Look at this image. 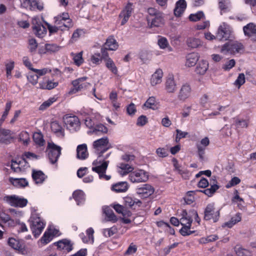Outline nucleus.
<instances>
[{
    "instance_id": "nucleus-1",
    "label": "nucleus",
    "mask_w": 256,
    "mask_h": 256,
    "mask_svg": "<svg viewBox=\"0 0 256 256\" xmlns=\"http://www.w3.org/2000/svg\"><path fill=\"white\" fill-rule=\"evenodd\" d=\"M110 154V152H109L105 155L98 156L97 158L92 162V170L98 173L100 179L108 180L111 178L110 176L105 174L109 164V161L106 160V159Z\"/></svg>"
},
{
    "instance_id": "nucleus-2",
    "label": "nucleus",
    "mask_w": 256,
    "mask_h": 256,
    "mask_svg": "<svg viewBox=\"0 0 256 256\" xmlns=\"http://www.w3.org/2000/svg\"><path fill=\"white\" fill-rule=\"evenodd\" d=\"M180 224L182 226L180 230V232L183 236H187L193 234L194 231L190 230L192 218H191L190 211L188 212L186 210H183L181 213Z\"/></svg>"
},
{
    "instance_id": "nucleus-3",
    "label": "nucleus",
    "mask_w": 256,
    "mask_h": 256,
    "mask_svg": "<svg viewBox=\"0 0 256 256\" xmlns=\"http://www.w3.org/2000/svg\"><path fill=\"white\" fill-rule=\"evenodd\" d=\"M30 228L35 236L40 235L43 230L46 224L37 214H32L30 218Z\"/></svg>"
},
{
    "instance_id": "nucleus-4",
    "label": "nucleus",
    "mask_w": 256,
    "mask_h": 256,
    "mask_svg": "<svg viewBox=\"0 0 256 256\" xmlns=\"http://www.w3.org/2000/svg\"><path fill=\"white\" fill-rule=\"evenodd\" d=\"M110 147L108 139L106 136L97 140L93 142L94 152L97 156L104 155V154Z\"/></svg>"
},
{
    "instance_id": "nucleus-5",
    "label": "nucleus",
    "mask_w": 256,
    "mask_h": 256,
    "mask_svg": "<svg viewBox=\"0 0 256 256\" xmlns=\"http://www.w3.org/2000/svg\"><path fill=\"white\" fill-rule=\"evenodd\" d=\"M4 200L12 206L24 208L28 202V200L17 195H9L4 197Z\"/></svg>"
},
{
    "instance_id": "nucleus-6",
    "label": "nucleus",
    "mask_w": 256,
    "mask_h": 256,
    "mask_svg": "<svg viewBox=\"0 0 256 256\" xmlns=\"http://www.w3.org/2000/svg\"><path fill=\"white\" fill-rule=\"evenodd\" d=\"M88 80V77L83 76L72 80V84L74 88L70 90L69 94H76L79 91L86 90L89 88L91 86V84L87 82Z\"/></svg>"
},
{
    "instance_id": "nucleus-7",
    "label": "nucleus",
    "mask_w": 256,
    "mask_h": 256,
    "mask_svg": "<svg viewBox=\"0 0 256 256\" xmlns=\"http://www.w3.org/2000/svg\"><path fill=\"white\" fill-rule=\"evenodd\" d=\"M148 173L142 169L132 171L128 176L130 180L132 183L144 182L148 180Z\"/></svg>"
},
{
    "instance_id": "nucleus-8",
    "label": "nucleus",
    "mask_w": 256,
    "mask_h": 256,
    "mask_svg": "<svg viewBox=\"0 0 256 256\" xmlns=\"http://www.w3.org/2000/svg\"><path fill=\"white\" fill-rule=\"evenodd\" d=\"M54 22L60 30H65L72 27V23L68 13H62L54 18Z\"/></svg>"
},
{
    "instance_id": "nucleus-9",
    "label": "nucleus",
    "mask_w": 256,
    "mask_h": 256,
    "mask_svg": "<svg viewBox=\"0 0 256 256\" xmlns=\"http://www.w3.org/2000/svg\"><path fill=\"white\" fill-rule=\"evenodd\" d=\"M243 44L238 42H233L224 44L220 52L224 54H235L243 50Z\"/></svg>"
},
{
    "instance_id": "nucleus-10",
    "label": "nucleus",
    "mask_w": 256,
    "mask_h": 256,
    "mask_svg": "<svg viewBox=\"0 0 256 256\" xmlns=\"http://www.w3.org/2000/svg\"><path fill=\"white\" fill-rule=\"evenodd\" d=\"M220 217V210L216 208L214 204L210 203L207 205L204 210V218L205 220H212L213 222H216Z\"/></svg>"
},
{
    "instance_id": "nucleus-11",
    "label": "nucleus",
    "mask_w": 256,
    "mask_h": 256,
    "mask_svg": "<svg viewBox=\"0 0 256 256\" xmlns=\"http://www.w3.org/2000/svg\"><path fill=\"white\" fill-rule=\"evenodd\" d=\"M232 32V27L226 23L223 22L218 27L216 38L220 40H226L230 38Z\"/></svg>"
},
{
    "instance_id": "nucleus-12",
    "label": "nucleus",
    "mask_w": 256,
    "mask_h": 256,
    "mask_svg": "<svg viewBox=\"0 0 256 256\" xmlns=\"http://www.w3.org/2000/svg\"><path fill=\"white\" fill-rule=\"evenodd\" d=\"M64 121L66 128L70 132H76L80 128V122L76 116H66L64 118Z\"/></svg>"
},
{
    "instance_id": "nucleus-13",
    "label": "nucleus",
    "mask_w": 256,
    "mask_h": 256,
    "mask_svg": "<svg viewBox=\"0 0 256 256\" xmlns=\"http://www.w3.org/2000/svg\"><path fill=\"white\" fill-rule=\"evenodd\" d=\"M48 156L52 164L56 163L61 154V148L53 142L48 144Z\"/></svg>"
},
{
    "instance_id": "nucleus-14",
    "label": "nucleus",
    "mask_w": 256,
    "mask_h": 256,
    "mask_svg": "<svg viewBox=\"0 0 256 256\" xmlns=\"http://www.w3.org/2000/svg\"><path fill=\"white\" fill-rule=\"evenodd\" d=\"M10 166L11 168L16 172H23L30 166L24 158L12 160Z\"/></svg>"
},
{
    "instance_id": "nucleus-15",
    "label": "nucleus",
    "mask_w": 256,
    "mask_h": 256,
    "mask_svg": "<svg viewBox=\"0 0 256 256\" xmlns=\"http://www.w3.org/2000/svg\"><path fill=\"white\" fill-rule=\"evenodd\" d=\"M154 188L148 184H141L136 188V194L143 198L149 197L154 194Z\"/></svg>"
},
{
    "instance_id": "nucleus-16",
    "label": "nucleus",
    "mask_w": 256,
    "mask_h": 256,
    "mask_svg": "<svg viewBox=\"0 0 256 256\" xmlns=\"http://www.w3.org/2000/svg\"><path fill=\"white\" fill-rule=\"evenodd\" d=\"M192 94V88L188 84H184L182 86L178 94V98L182 102H185L190 98Z\"/></svg>"
},
{
    "instance_id": "nucleus-17",
    "label": "nucleus",
    "mask_w": 256,
    "mask_h": 256,
    "mask_svg": "<svg viewBox=\"0 0 256 256\" xmlns=\"http://www.w3.org/2000/svg\"><path fill=\"white\" fill-rule=\"evenodd\" d=\"M32 24L34 34L38 37H42L46 32V28L43 26L38 18H34L32 20Z\"/></svg>"
},
{
    "instance_id": "nucleus-18",
    "label": "nucleus",
    "mask_w": 256,
    "mask_h": 256,
    "mask_svg": "<svg viewBox=\"0 0 256 256\" xmlns=\"http://www.w3.org/2000/svg\"><path fill=\"white\" fill-rule=\"evenodd\" d=\"M242 29L245 36L252 40L256 41V24L250 22L244 26Z\"/></svg>"
},
{
    "instance_id": "nucleus-19",
    "label": "nucleus",
    "mask_w": 256,
    "mask_h": 256,
    "mask_svg": "<svg viewBox=\"0 0 256 256\" xmlns=\"http://www.w3.org/2000/svg\"><path fill=\"white\" fill-rule=\"evenodd\" d=\"M23 5L31 10H41L43 9V4L38 0H24L23 2Z\"/></svg>"
},
{
    "instance_id": "nucleus-20",
    "label": "nucleus",
    "mask_w": 256,
    "mask_h": 256,
    "mask_svg": "<svg viewBox=\"0 0 256 256\" xmlns=\"http://www.w3.org/2000/svg\"><path fill=\"white\" fill-rule=\"evenodd\" d=\"M8 180L12 184L18 188H24L28 184V181L24 178H14L10 177Z\"/></svg>"
},
{
    "instance_id": "nucleus-21",
    "label": "nucleus",
    "mask_w": 256,
    "mask_h": 256,
    "mask_svg": "<svg viewBox=\"0 0 256 256\" xmlns=\"http://www.w3.org/2000/svg\"><path fill=\"white\" fill-rule=\"evenodd\" d=\"M94 229L90 228L86 231V236L84 235V233H81L80 234V236L84 242L93 244L94 242Z\"/></svg>"
},
{
    "instance_id": "nucleus-22",
    "label": "nucleus",
    "mask_w": 256,
    "mask_h": 256,
    "mask_svg": "<svg viewBox=\"0 0 256 256\" xmlns=\"http://www.w3.org/2000/svg\"><path fill=\"white\" fill-rule=\"evenodd\" d=\"M166 90L168 93L174 92L177 88L176 84L173 76H170L166 82Z\"/></svg>"
},
{
    "instance_id": "nucleus-23",
    "label": "nucleus",
    "mask_w": 256,
    "mask_h": 256,
    "mask_svg": "<svg viewBox=\"0 0 256 256\" xmlns=\"http://www.w3.org/2000/svg\"><path fill=\"white\" fill-rule=\"evenodd\" d=\"M88 152L86 144L78 145L76 148V156L80 160H85L88 158Z\"/></svg>"
},
{
    "instance_id": "nucleus-24",
    "label": "nucleus",
    "mask_w": 256,
    "mask_h": 256,
    "mask_svg": "<svg viewBox=\"0 0 256 256\" xmlns=\"http://www.w3.org/2000/svg\"><path fill=\"white\" fill-rule=\"evenodd\" d=\"M186 7L185 0H179L176 2V7L174 10V14L176 16H180L184 12Z\"/></svg>"
},
{
    "instance_id": "nucleus-25",
    "label": "nucleus",
    "mask_w": 256,
    "mask_h": 256,
    "mask_svg": "<svg viewBox=\"0 0 256 256\" xmlns=\"http://www.w3.org/2000/svg\"><path fill=\"white\" fill-rule=\"evenodd\" d=\"M132 10V4H128L121 12L120 14V17L122 18V20L121 22L122 25L128 22L129 18L131 16Z\"/></svg>"
},
{
    "instance_id": "nucleus-26",
    "label": "nucleus",
    "mask_w": 256,
    "mask_h": 256,
    "mask_svg": "<svg viewBox=\"0 0 256 256\" xmlns=\"http://www.w3.org/2000/svg\"><path fill=\"white\" fill-rule=\"evenodd\" d=\"M104 47L109 50H116L118 47V44L114 36H110L107 38Z\"/></svg>"
},
{
    "instance_id": "nucleus-27",
    "label": "nucleus",
    "mask_w": 256,
    "mask_h": 256,
    "mask_svg": "<svg viewBox=\"0 0 256 256\" xmlns=\"http://www.w3.org/2000/svg\"><path fill=\"white\" fill-rule=\"evenodd\" d=\"M134 168L128 164L120 163L118 165V172L121 176H125L132 172Z\"/></svg>"
},
{
    "instance_id": "nucleus-28",
    "label": "nucleus",
    "mask_w": 256,
    "mask_h": 256,
    "mask_svg": "<svg viewBox=\"0 0 256 256\" xmlns=\"http://www.w3.org/2000/svg\"><path fill=\"white\" fill-rule=\"evenodd\" d=\"M163 76V72L162 70L158 69L152 76L150 78V84L152 86H154L162 82Z\"/></svg>"
},
{
    "instance_id": "nucleus-29",
    "label": "nucleus",
    "mask_w": 256,
    "mask_h": 256,
    "mask_svg": "<svg viewBox=\"0 0 256 256\" xmlns=\"http://www.w3.org/2000/svg\"><path fill=\"white\" fill-rule=\"evenodd\" d=\"M199 56L197 53L192 52L186 56V66L188 67L194 66L198 61Z\"/></svg>"
},
{
    "instance_id": "nucleus-30",
    "label": "nucleus",
    "mask_w": 256,
    "mask_h": 256,
    "mask_svg": "<svg viewBox=\"0 0 256 256\" xmlns=\"http://www.w3.org/2000/svg\"><path fill=\"white\" fill-rule=\"evenodd\" d=\"M102 210L107 221H110L113 222H115L117 221L118 218L112 208L108 206H104Z\"/></svg>"
},
{
    "instance_id": "nucleus-31",
    "label": "nucleus",
    "mask_w": 256,
    "mask_h": 256,
    "mask_svg": "<svg viewBox=\"0 0 256 256\" xmlns=\"http://www.w3.org/2000/svg\"><path fill=\"white\" fill-rule=\"evenodd\" d=\"M32 178L36 184H42L46 176L41 170H32Z\"/></svg>"
},
{
    "instance_id": "nucleus-32",
    "label": "nucleus",
    "mask_w": 256,
    "mask_h": 256,
    "mask_svg": "<svg viewBox=\"0 0 256 256\" xmlns=\"http://www.w3.org/2000/svg\"><path fill=\"white\" fill-rule=\"evenodd\" d=\"M124 203L126 206L130 208H135L136 206H140L142 204V202L140 200L132 198L130 196H126L124 198Z\"/></svg>"
},
{
    "instance_id": "nucleus-33",
    "label": "nucleus",
    "mask_w": 256,
    "mask_h": 256,
    "mask_svg": "<svg viewBox=\"0 0 256 256\" xmlns=\"http://www.w3.org/2000/svg\"><path fill=\"white\" fill-rule=\"evenodd\" d=\"M52 130L60 137H64V129L62 126L56 121L51 123Z\"/></svg>"
},
{
    "instance_id": "nucleus-34",
    "label": "nucleus",
    "mask_w": 256,
    "mask_h": 256,
    "mask_svg": "<svg viewBox=\"0 0 256 256\" xmlns=\"http://www.w3.org/2000/svg\"><path fill=\"white\" fill-rule=\"evenodd\" d=\"M208 68V64L207 61L202 60L198 63L196 68V72L200 74H204Z\"/></svg>"
},
{
    "instance_id": "nucleus-35",
    "label": "nucleus",
    "mask_w": 256,
    "mask_h": 256,
    "mask_svg": "<svg viewBox=\"0 0 256 256\" xmlns=\"http://www.w3.org/2000/svg\"><path fill=\"white\" fill-rule=\"evenodd\" d=\"M163 14H158L156 15L154 18L151 20V22L150 23L148 22V24L151 28L152 27H158L162 25L164 23V19H163ZM150 20H148L150 21Z\"/></svg>"
},
{
    "instance_id": "nucleus-36",
    "label": "nucleus",
    "mask_w": 256,
    "mask_h": 256,
    "mask_svg": "<svg viewBox=\"0 0 256 256\" xmlns=\"http://www.w3.org/2000/svg\"><path fill=\"white\" fill-rule=\"evenodd\" d=\"M72 196L78 205L83 204L85 201L84 193L81 190H75L73 192Z\"/></svg>"
},
{
    "instance_id": "nucleus-37",
    "label": "nucleus",
    "mask_w": 256,
    "mask_h": 256,
    "mask_svg": "<svg viewBox=\"0 0 256 256\" xmlns=\"http://www.w3.org/2000/svg\"><path fill=\"white\" fill-rule=\"evenodd\" d=\"M58 84V82L53 80H48L46 82H41L39 84V87L43 90H52L56 87Z\"/></svg>"
},
{
    "instance_id": "nucleus-38",
    "label": "nucleus",
    "mask_w": 256,
    "mask_h": 256,
    "mask_svg": "<svg viewBox=\"0 0 256 256\" xmlns=\"http://www.w3.org/2000/svg\"><path fill=\"white\" fill-rule=\"evenodd\" d=\"M10 135V130L0 128V142L7 144L9 142Z\"/></svg>"
},
{
    "instance_id": "nucleus-39",
    "label": "nucleus",
    "mask_w": 256,
    "mask_h": 256,
    "mask_svg": "<svg viewBox=\"0 0 256 256\" xmlns=\"http://www.w3.org/2000/svg\"><path fill=\"white\" fill-rule=\"evenodd\" d=\"M58 248H62L67 252H70L72 250V246L70 241L64 240H60L56 243Z\"/></svg>"
},
{
    "instance_id": "nucleus-40",
    "label": "nucleus",
    "mask_w": 256,
    "mask_h": 256,
    "mask_svg": "<svg viewBox=\"0 0 256 256\" xmlns=\"http://www.w3.org/2000/svg\"><path fill=\"white\" fill-rule=\"evenodd\" d=\"M128 186L126 182H118L112 186V190L117 192H125L128 189Z\"/></svg>"
},
{
    "instance_id": "nucleus-41",
    "label": "nucleus",
    "mask_w": 256,
    "mask_h": 256,
    "mask_svg": "<svg viewBox=\"0 0 256 256\" xmlns=\"http://www.w3.org/2000/svg\"><path fill=\"white\" fill-rule=\"evenodd\" d=\"M144 106L153 110L158 108V102L154 96L150 97L144 104Z\"/></svg>"
},
{
    "instance_id": "nucleus-42",
    "label": "nucleus",
    "mask_w": 256,
    "mask_h": 256,
    "mask_svg": "<svg viewBox=\"0 0 256 256\" xmlns=\"http://www.w3.org/2000/svg\"><path fill=\"white\" fill-rule=\"evenodd\" d=\"M216 180L215 177L214 178H212V182H210V188H206L203 191V192L208 196H212L216 192V191L219 188V186L216 184H215Z\"/></svg>"
},
{
    "instance_id": "nucleus-43",
    "label": "nucleus",
    "mask_w": 256,
    "mask_h": 256,
    "mask_svg": "<svg viewBox=\"0 0 256 256\" xmlns=\"http://www.w3.org/2000/svg\"><path fill=\"white\" fill-rule=\"evenodd\" d=\"M186 42L188 46L191 48H196L202 44V42L200 39L195 38H188Z\"/></svg>"
},
{
    "instance_id": "nucleus-44",
    "label": "nucleus",
    "mask_w": 256,
    "mask_h": 256,
    "mask_svg": "<svg viewBox=\"0 0 256 256\" xmlns=\"http://www.w3.org/2000/svg\"><path fill=\"white\" fill-rule=\"evenodd\" d=\"M241 220V216L240 213L236 214L231 219L224 224V226L232 228L234 225Z\"/></svg>"
},
{
    "instance_id": "nucleus-45",
    "label": "nucleus",
    "mask_w": 256,
    "mask_h": 256,
    "mask_svg": "<svg viewBox=\"0 0 256 256\" xmlns=\"http://www.w3.org/2000/svg\"><path fill=\"white\" fill-rule=\"evenodd\" d=\"M8 244L10 246L16 250L21 251L22 250V245L20 242L14 238H10Z\"/></svg>"
},
{
    "instance_id": "nucleus-46",
    "label": "nucleus",
    "mask_w": 256,
    "mask_h": 256,
    "mask_svg": "<svg viewBox=\"0 0 256 256\" xmlns=\"http://www.w3.org/2000/svg\"><path fill=\"white\" fill-rule=\"evenodd\" d=\"M108 132V128L102 124H98L92 128V132L96 134H105Z\"/></svg>"
},
{
    "instance_id": "nucleus-47",
    "label": "nucleus",
    "mask_w": 256,
    "mask_h": 256,
    "mask_svg": "<svg viewBox=\"0 0 256 256\" xmlns=\"http://www.w3.org/2000/svg\"><path fill=\"white\" fill-rule=\"evenodd\" d=\"M158 44L162 49H164L166 48H168V52H172V47L169 46V44L167 39L164 37H160L158 40Z\"/></svg>"
},
{
    "instance_id": "nucleus-48",
    "label": "nucleus",
    "mask_w": 256,
    "mask_h": 256,
    "mask_svg": "<svg viewBox=\"0 0 256 256\" xmlns=\"http://www.w3.org/2000/svg\"><path fill=\"white\" fill-rule=\"evenodd\" d=\"M106 66L114 74H118V68L112 59H108L105 62Z\"/></svg>"
},
{
    "instance_id": "nucleus-49",
    "label": "nucleus",
    "mask_w": 256,
    "mask_h": 256,
    "mask_svg": "<svg viewBox=\"0 0 256 256\" xmlns=\"http://www.w3.org/2000/svg\"><path fill=\"white\" fill-rule=\"evenodd\" d=\"M232 201L233 203L237 204L240 209H242L244 208V201L242 198L240 197L237 190L235 191V196L232 198Z\"/></svg>"
},
{
    "instance_id": "nucleus-50",
    "label": "nucleus",
    "mask_w": 256,
    "mask_h": 256,
    "mask_svg": "<svg viewBox=\"0 0 256 256\" xmlns=\"http://www.w3.org/2000/svg\"><path fill=\"white\" fill-rule=\"evenodd\" d=\"M72 54L73 56V60L74 61V63L76 66H80L83 63L84 60L82 58V52H80L76 54L72 53Z\"/></svg>"
},
{
    "instance_id": "nucleus-51",
    "label": "nucleus",
    "mask_w": 256,
    "mask_h": 256,
    "mask_svg": "<svg viewBox=\"0 0 256 256\" xmlns=\"http://www.w3.org/2000/svg\"><path fill=\"white\" fill-rule=\"evenodd\" d=\"M32 71L36 73L38 78L46 75V74L50 72L52 69L49 68H44L42 69L32 68Z\"/></svg>"
},
{
    "instance_id": "nucleus-52",
    "label": "nucleus",
    "mask_w": 256,
    "mask_h": 256,
    "mask_svg": "<svg viewBox=\"0 0 256 256\" xmlns=\"http://www.w3.org/2000/svg\"><path fill=\"white\" fill-rule=\"evenodd\" d=\"M56 100V98L54 97L50 98H48V100L44 101L39 108V110H46L54 102H55Z\"/></svg>"
},
{
    "instance_id": "nucleus-53",
    "label": "nucleus",
    "mask_w": 256,
    "mask_h": 256,
    "mask_svg": "<svg viewBox=\"0 0 256 256\" xmlns=\"http://www.w3.org/2000/svg\"><path fill=\"white\" fill-rule=\"evenodd\" d=\"M114 210L118 214H122L124 216H130V212L127 211L122 206L117 204L114 206Z\"/></svg>"
},
{
    "instance_id": "nucleus-54",
    "label": "nucleus",
    "mask_w": 256,
    "mask_h": 256,
    "mask_svg": "<svg viewBox=\"0 0 256 256\" xmlns=\"http://www.w3.org/2000/svg\"><path fill=\"white\" fill-rule=\"evenodd\" d=\"M33 139L35 143L40 146H43L44 140L43 138L42 135L39 132H36L33 134Z\"/></svg>"
},
{
    "instance_id": "nucleus-55",
    "label": "nucleus",
    "mask_w": 256,
    "mask_h": 256,
    "mask_svg": "<svg viewBox=\"0 0 256 256\" xmlns=\"http://www.w3.org/2000/svg\"><path fill=\"white\" fill-rule=\"evenodd\" d=\"M204 17V12L202 11L195 14H192L189 16V19L192 22H196Z\"/></svg>"
},
{
    "instance_id": "nucleus-56",
    "label": "nucleus",
    "mask_w": 256,
    "mask_h": 256,
    "mask_svg": "<svg viewBox=\"0 0 256 256\" xmlns=\"http://www.w3.org/2000/svg\"><path fill=\"white\" fill-rule=\"evenodd\" d=\"M19 140L24 145H27L30 140V134L26 132H22L19 134Z\"/></svg>"
},
{
    "instance_id": "nucleus-57",
    "label": "nucleus",
    "mask_w": 256,
    "mask_h": 256,
    "mask_svg": "<svg viewBox=\"0 0 256 256\" xmlns=\"http://www.w3.org/2000/svg\"><path fill=\"white\" fill-rule=\"evenodd\" d=\"M235 251L238 256H252L249 250L240 247L236 248Z\"/></svg>"
},
{
    "instance_id": "nucleus-58",
    "label": "nucleus",
    "mask_w": 256,
    "mask_h": 256,
    "mask_svg": "<svg viewBox=\"0 0 256 256\" xmlns=\"http://www.w3.org/2000/svg\"><path fill=\"white\" fill-rule=\"evenodd\" d=\"M28 80L32 84L35 85L38 83V77L36 73L30 72L27 76Z\"/></svg>"
},
{
    "instance_id": "nucleus-59",
    "label": "nucleus",
    "mask_w": 256,
    "mask_h": 256,
    "mask_svg": "<svg viewBox=\"0 0 256 256\" xmlns=\"http://www.w3.org/2000/svg\"><path fill=\"white\" fill-rule=\"evenodd\" d=\"M174 166L175 170L178 172L182 176L186 178L188 176V170L186 169L182 168L181 166H180L178 162L176 161V162L174 164Z\"/></svg>"
},
{
    "instance_id": "nucleus-60",
    "label": "nucleus",
    "mask_w": 256,
    "mask_h": 256,
    "mask_svg": "<svg viewBox=\"0 0 256 256\" xmlns=\"http://www.w3.org/2000/svg\"><path fill=\"white\" fill-rule=\"evenodd\" d=\"M53 236L52 234L46 231L43 236L42 237L40 240L42 243L44 244H46L50 242L53 238Z\"/></svg>"
},
{
    "instance_id": "nucleus-61",
    "label": "nucleus",
    "mask_w": 256,
    "mask_h": 256,
    "mask_svg": "<svg viewBox=\"0 0 256 256\" xmlns=\"http://www.w3.org/2000/svg\"><path fill=\"white\" fill-rule=\"evenodd\" d=\"M246 82L245 76L243 73L240 74L234 82V84L238 88L244 84Z\"/></svg>"
},
{
    "instance_id": "nucleus-62",
    "label": "nucleus",
    "mask_w": 256,
    "mask_h": 256,
    "mask_svg": "<svg viewBox=\"0 0 256 256\" xmlns=\"http://www.w3.org/2000/svg\"><path fill=\"white\" fill-rule=\"evenodd\" d=\"M236 62L234 60L232 59L224 64L222 66V68L225 71H229L234 66Z\"/></svg>"
},
{
    "instance_id": "nucleus-63",
    "label": "nucleus",
    "mask_w": 256,
    "mask_h": 256,
    "mask_svg": "<svg viewBox=\"0 0 256 256\" xmlns=\"http://www.w3.org/2000/svg\"><path fill=\"white\" fill-rule=\"evenodd\" d=\"M137 246L134 243H131L124 253V256H130L134 254L137 250Z\"/></svg>"
},
{
    "instance_id": "nucleus-64",
    "label": "nucleus",
    "mask_w": 256,
    "mask_h": 256,
    "mask_svg": "<svg viewBox=\"0 0 256 256\" xmlns=\"http://www.w3.org/2000/svg\"><path fill=\"white\" fill-rule=\"evenodd\" d=\"M218 5L221 10L226 12L230 6V2L229 0H219Z\"/></svg>"
}]
</instances>
